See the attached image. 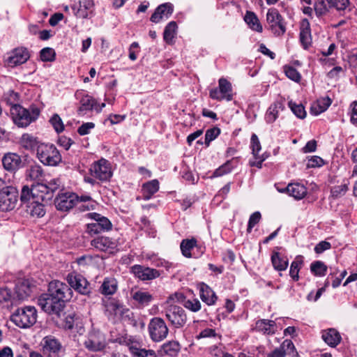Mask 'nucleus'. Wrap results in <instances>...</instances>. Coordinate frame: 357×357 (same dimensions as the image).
I'll return each instance as SVG.
<instances>
[{"instance_id":"nucleus-14","label":"nucleus","mask_w":357,"mask_h":357,"mask_svg":"<svg viewBox=\"0 0 357 357\" xmlns=\"http://www.w3.org/2000/svg\"><path fill=\"white\" fill-rule=\"evenodd\" d=\"M67 281L70 286V287L73 288L79 293L86 295L89 293V282L82 275L75 272L69 273L67 276Z\"/></svg>"},{"instance_id":"nucleus-53","label":"nucleus","mask_w":357,"mask_h":357,"mask_svg":"<svg viewBox=\"0 0 357 357\" xmlns=\"http://www.w3.org/2000/svg\"><path fill=\"white\" fill-rule=\"evenodd\" d=\"M251 148L255 158L257 159L259 158V152L261 150V144L255 134H252L251 137Z\"/></svg>"},{"instance_id":"nucleus-60","label":"nucleus","mask_w":357,"mask_h":357,"mask_svg":"<svg viewBox=\"0 0 357 357\" xmlns=\"http://www.w3.org/2000/svg\"><path fill=\"white\" fill-rule=\"evenodd\" d=\"M324 164V160L319 156H312L307 162V167H320Z\"/></svg>"},{"instance_id":"nucleus-47","label":"nucleus","mask_w":357,"mask_h":357,"mask_svg":"<svg viewBox=\"0 0 357 357\" xmlns=\"http://www.w3.org/2000/svg\"><path fill=\"white\" fill-rule=\"evenodd\" d=\"M300 41L305 49H307L311 44L310 29L307 26L301 30Z\"/></svg>"},{"instance_id":"nucleus-2","label":"nucleus","mask_w":357,"mask_h":357,"mask_svg":"<svg viewBox=\"0 0 357 357\" xmlns=\"http://www.w3.org/2000/svg\"><path fill=\"white\" fill-rule=\"evenodd\" d=\"M18 197L17 188L0 178V211L13 210L17 204Z\"/></svg>"},{"instance_id":"nucleus-16","label":"nucleus","mask_w":357,"mask_h":357,"mask_svg":"<svg viewBox=\"0 0 357 357\" xmlns=\"http://www.w3.org/2000/svg\"><path fill=\"white\" fill-rule=\"evenodd\" d=\"M29 57L30 54L26 48L17 47L9 53L6 62L10 67H15L24 63Z\"/></svg>"},{"instance_id":"nucleus-10","label":"nucleus","mask_w":357,"mask_h":357,"mask_svg":"<svg viewBox=\"0 0 357 357\" xmlns=\"http://www.w3.org/2000/svg\"><path fill=\"white\" fill-rule=\"evenodd\" d=\"M349 0H317L314 8L317 16L326 15L330 8H335L337 10H344L349 5Z\"/></svg>"},{"instance_id":"nucleus-6","label":"nucleus","mask_w":357,"mask_h":357,"mask_svg":"<svg viewBox=\"0 0 357 357\" xmlns=\"http://www.w3.org/2000/svg\"><path fill=\"white\" fill-rule=\"evenodd\" d=\"M37 157L45 165L55 166L61 161V155L53 144H40L37 149Z\"/></svg>"},{"instance_id":"nucleus-12","label":"nucleus","mask_w":357,"mask_h":357,"mask_svg":"<svg viewBox=\"0 0 357 357\" xmlns=\"http://www.w3.org/2000/svg\"><path fill=\"white\" fill-rule=\"evenodd\" d=\"M91 234H99L112 229V224L110 220L97 213H91Z\"/></svg>"},{"instance_id":"nucleus-61","label":"nucleus","mask_w":357,"mask_h":357,"mask_svg":"<svg viewBox=\"0 0 357 357\" xmlns=\"http://www.w3.org/2000/svg\"><path fill=\"white\" fill-rule=\"evenodd\" d=\"M104 347L105 341L103 337H102L101 340H98L97 342H96L94 340H91V350L100 351L102 350Z\"/></svg>"},{"instance_id":"nucleus-59","label":"nucleus","mask_w":357,"mask_h":357,"mask_svg":"<svg viewBox=\"0 0 357 357\" xmlns=\"http://www.w3.org/2000/svg\"><path fill=\"white\" fill-rule=\"evenodd\" d=\"M79 4H80V6L77 11L76 15L77 17L85 19L88 16L87 3L83 2V5H82V3L80 1Z\"/></svg>"},{"instance_id":"nucleus-27","label":"nucleus","mask_w":357,"mask_h":357,"mask_svg":"<svg viewBox=\"0 0 357 357\" xmlns=\"http://www.w3.org/2000/svg\"><path fill=\"white\" fill-rule=\"evenodd\" d=\"M199 294L202 301L208 305L215 304L218 298L213 289L205 284L201 285Z\"/></svg>"},{"instance_id":"nucleus-24","label":"nucleus","mask_w":357,"mask_h":357,"mask_svg":"<svg viewBox=\"0 0 357 357\" xmlns=\"http://www.w3.org/2000/svg\"><path fill=\"white\" fill-rule=\"evenodd\" d=\"M48 202L41 200H33L26 206L27 212L33 217L41 218L45 214V206Z\"/></svg>"},{"instance_id":"nucleus-56","label":"nucleus","mask_w":357,"mask_h":357,"mask_svg":"<svg viewBox=\"0 0 357 357\" xmlns=\"http://www.w3.org/2000/svg\"><path fill=\"white\" fill-rule=\"evenodd\" d=\"M261 219V213L258 211L252 213L249 219L247 231L248 233L251 232V230L255 225H257Z\"/></svg>"},{"instance_id":"nucleus-18","label":"nucleus","mask_w":357,"mask_h":357,"mask_svg":"<svg viewBox=\"0 0 357 357\" xmlns=\"http://www.w3.org/2000/svg\"><path fill=\"white\" fill-rule=\"evenodd\" d=\"M126 345L132 357H157L155 351L142 348L140 343L137 341L128 340Z\"/></svg>"},{"instance_id":"nucleus-20","label":"nucleus","mask_w":357,"mask_h":357,"mask_svg":"<svg viewBox=\"0 0 357 357\" xmlns=\"http://www.w3.org/2000/svg\"><path fill=\"white\" fill-rule=\"evenodd\" d=\"M132 272L142 280H153L160 275L158 270L140 265L133 266L132 267Z\"/></svg>"},{"instance_id":"nucleus-5","label":"nucleus","mask_w":357,"mask_h":357,"mask_svg":"<svg viewBox=\"0 0 357 357\" xmlns=\"http://www.w3.org/2000/svg\"><path fill=\"white\" fill-rule=\"evenodd\" d=\"M89 200V196L79 197L74 192H65L61 189L54 199V204L57 210L67 211L71 209L77 203L86 202Z\"/></svg>"},{"instance_id":"nucleus-43","label":"nucleus","mask_w":357,"mask_h":357,"mask_svg":"<svg viewBox=\"0 0 357 357\" xmlns=\"http://www.w3.org/2000/svg\"><path fill=\"white\" fill-rule=\"evenodd\" d=\"M349 190V183L335 185L331 189V195L333 199H338L344 196Z\"/></svg>"},{"instance_id":"nucleus-51","label":"nucleus","mask_w":357,"mask_h":357,"mask_svg":"<svg viewBox=\"0 0 357 357\" xmlns=\"http://www.w3.org/2000/svg\"><path fill=\"white\" fill-rule=\"evenodd\" d=\"M51 125L57 133H60L64 130V125L61 117L57 114H54L50 119Z\"/></svg>"},{"instance_id":"nucleus-30","label":"nucleus","mask_w":357,"mask_h":357,"mask_svg":"<svg viewBox=\"0 0 357 357\" xmlns=\"http://www.w3.org/2000/svg\"><path fill=\"white\" fill-rule=\"evenodd\" d=\"M132 299L136 301L139 307L147 306L153 300V296L147 291H137L132 296Z\"/></svg>"},{"instance_id":"nucleus-31","label":"nucleus","mask_w":357,"mask_h":357,"mask_svg":"<svg viewBox=\"0 0 357 357\" xmlns=\"http://www.w3.org/2000/svg\"><path fill=\"white\" fill-rule=\"evenodd\" d=\"M35 189V185H33L31 188H29L27 185H24L21 192L20 200L24 204H29L31 201L33 200H41L42 197L38 198V196L34 193L33 190Z\"/></svg>"},{"instance_id":"nucleus-37","label":"nucleus","mask_w":357,"mask_h":357,"mask_svg":"<svg viewBox=\"0 0 357 357\" xmlns=\"http://www.w3.org/2000/svg\"><path fill=\"white\" fill-rule=\"evenodd\" d=\"M219 89L224 96V99L230 101L233 98L231 93L232 87L231 83L225 78H220L218 81Z\"/></svg>"},{"instance_id":"nucleus-13","label":"nucleus","mask_w":357,"mask_h":357,"mask_svg":"<svg viewBox=\"0 0 357 357\" xmlns=\"http://www.w3.org/2000/svg\"><path fill=\"white\" fill-rule=\"evenodd\" d=\"M43 353L47 357H59L61 343L52 336L45 337L41 342Z\"/></svg>"},{"instance_id":"nucleus-42","label":"nucleus","mask_w":357,"mask_h":357,"mask_svg":"<svg viewBox=\"0 0 357 357\" xmlns=\"http://www.w3.org/2000/svg\"><path fill=\"white\" fill-rule=\"evenodd\" d=\"M110 240L107 237L98 236L91 241V245L98 250H106L110 245Z\"/></svg>"},{"instance_id":"nucleus-49","label":"nucleus","mask_w":357,"mask_h":357,"mask_svg":"<svg viewBox=\"0 0 357 357\" xmlns=\"http://www.w3.org/2000/svg\"><path fill=\"white\" fill-rule=\"evenodd\" d=\"M220 134V129L218 127H213L208 129L205 134L204 143L206 146L210 145V143L214 140Z\"/></svg>"},{"instance_id":"nucleus-62","label":"nucleus","mask_w":357,"mask_h":357,"mask_svg":"<svg viewBox=\"0 0 357 357\" xmlns=\"http://www.w3.org/2000/svg\"><path fill=\"white\" fill-rule=\"evenodd\" d=\"M317 149V141L312 139L307 142L305 146L302 149V151L305 153L314 152Z\"/></svg>"},{"instance_id":"nucleus-40","label":"nucleus","mask_w":357,"mask_h":357,"mask_svg":"<svg viewBox=\"0 0 357 357\" xmlns=\"http://www.w3.org/2000/svg\"><path fill=\"white\" fill-rule=\"evenodd\" d=\"M281 107L282 104L280 102H275L269 107L265 116L267 123H272L277 119L279 112L278 109Z\"/></svg>"},{"instance_id":"nucleus-4","label":"nucleus","mask_w":357,"mask_h":357,"mask_svg":"<svg viewBox=\"0 0 357 357\" xmlns=\"http://www.w3.org/2000/svg\"><path fill=\"white\" fill-rule=\"evenodd\" d=\"M37 310L33 306L17 308L11 315L10 320L18 327L26 328L32 326L37 320Z\"/></svg>"},{"instance_id":"nucleus-25","label":"nucleus","mask_w":357,"mask_h":357,"mask_svg":"<svg viewBox=\"0 0 357 357\" xmlns=\"http://www.w3.org/2000/svg\"><path fill=\"white\" fill-rule=\"evenodd\" d=\"M323 340L329 346L335 347L341 341V336L337 331L329 328L322 332Z\"/></svg>"},{"instance_id":"nucleus-3","label":"nucleus","mask_w":357,"mask_h":357,"mask_svg":"<svg viewBox=\"0 0 357 357\" xmlns=\"http://www.w3.org/2000/svg\"><path fill=\"white\" fill-rule=\"evenodd\" d=\"M40 114V110L36 107L26 109L20 105H14L10 107V115L15 125L25 128L31 122L36 121Z\"/></svg>"},{"instance_id":"nucleus-58","label":"nucleus","mask_w":357,"mask_h":357,"mask_svg":"<svg viewBox=\"0 0 357 357\" xmlns=\"http://www.w3.org/2000/svg\"><path fill=\"white\" fill-rule=\"evenodd\" d=\"M331 248V245L329 242L323 241L319 242L314 248V251L317 254H321L325 250H327Z\"/></svg>"},{"instance_id":"nucleus-23","label":"nucleus","mask_w":357,"mask_h":357,"mask_svg":"<svg viewBox=\"0 0 357 357\" xmlns=\"http://www.w3.org/2000/svg\"><path fill=\"white\" fill-rule=\"evenodd\" d=\"M118 290V282L112 277H107L99 287V292L105 297L114 295Z\"/></svg>"},{"instance_id":"nucleus-36","label":"nucleus","mask_w":357,"mask_h":357,"mask_svg":"<svg viewBox=\"0 0 357 357\" xmlns=\"http://www.w3.org/2000/svg\"><path fill=\"white\" fill-rule=\"evenodd\" d=\"M26 177L31 181H40L43 177V170L38 164L31 165L26 171Z\"/></svg>"},{"instance_id":"nucleus-19","label":"nucleus","mask_w":357,"mask_h":357,"mask_svg":"<svg viewBox=\"0 0 357 357\" xmlns=\"http://www.w3.org/2000/svg\"><path fill=\"white\" fill-rule=\"evenodd\" d=\"M3 168L9 172H15L22 167L21 157L17 153H6L2 158Z\"/></svg>"},{"instance_id":"nucleus-7","label":"nucleus","mask_w":357,"mask_h":357,"mask_svg":"<svg viewBox=\"0 0 357 357\" xmlns=\"http://www.w3.org/2000/svg\"><path fill=\"white\" fill-rule=\"evenodd\" d=\"M62 183L60 179L53 178L47 183H38L35 185L34 193L38 198L42 197V202H49L53 197L54 193L60 190Z\"/></svg>"},{"instance_id":"nucleus-39","label":"nucleus","mask_w":357,"mask_h":357,"mask_svg":"<svg viewBox=\"0 0 357 357\" xmlns=\"http://www.w3.org/2000/svg\"><path fill=\"white\" fill-rule=\"evenodd\" d=\"M176 30L177 24L174 21L170 22L165 26L163 33V38L167 43L169 44L172 42V40L176 35Z\"/></svg>"},{"instance_id":"nucleus-15","label":"nucleus","mask_w":357,"mask_h":357,"mask_svg":"<svg viewBox=\"0 0 357 357\" xmlns=\"http://www.w3.org/2000/svg\"><path fill=\"white\" fill-rule=\"evenodd\" d=\"M91 174L101 181L108 180L112 175L110 163L108 160L101 158L93 165V169H91Z\"/></svg>"},{"instance_id":"nucleus-46","label":"nucleus","mask_w":357,"mask_h":357,"mask_svg":"<svg viewBox=\"0 0 357 357\" xmlns=\"http://www.w3.org/2000/svg\"><path fill=\"white\" fill-rule=\"evenodd\" d=\"M280 348L283 351L284 356L287 354L291 356V357H298V353L291 340H285L280 345Z\"/></svg>"},{"instance_id":"nucleus-26","label":"nucleus","mask_w":357,"mask_h":357,"mask_svg":"<svg viewBox=\"0 0 357 357\" xmlns=\"http://www.w3.org/2000/svg\"><path fill=\"white\" fill-rule=\"evenodd\" d=\"M285 191L296 199H301L307 194L306 188L303 185L299 183L289 184L286 188L281 190V192Z\"/></svg>"},{"instance_id":"nucleus-11","label":"nucleus","mask_w":357,"mask_h":357,"mask_svg":"<svg viewBox=\"0 0 357 357\" xmlns=\"http://www.w3.org/2000/svg\"><path fill=\"white\" fill-rule=\"evenodd\" d=\"M149 331L150 337L154 342L162 341L168 334V328L165 321L159 317H154L151 320Z\"/></svg>"},{"instance_id":"nucleus-63","label":"nucleus","mask_w":357,"mask_h":357,"mask_svg":"<svg viewBox=\"0 0 357 357\" xmlns=\"http://www.w3.org/2000/svg\"><path fill=\"white\" fill-rule=\"evenodd\" d=\"M58 144L63 146L66 150H68L73 144V141L71 139L66 137L65 136H61L58 139Z\"/></svg>"},{"instance_id":"nucleus-52","label":"nucleus","mask_w":357,"mask_h":357,"mask_svg":"<svg viewBox=\"0 0 357 357\" xmlns=\"http://www.w3.org/2000/svg\"><path fill=\"white\" fill-rule=\"evenodd\" d=\"M232 168L233 166L231 165V161L228 160L219 168L215 170V172H213V176L216 177L223 176L226 174L229 173Z\"/></svg>"},{"instance_id":"nucleus-34","label":"nucleus","mask_w":357,"mask_h":357,"mask_svg":"<svg viewBox=\"0 0 357 357\" xmlns=\"http://www.w3.org/2000/svg\"><path fill=\"white\" fill-rule=\"evenodd\" d=\"M159 182L158 180H152L144 183L142 185L143 196L145 200H149L151 197L158 191Z\"/></svg>"},{"instance_id":"nucleus-21","label":"nucleus","mask_w":357,"mask_h":357,"mask_svg":"<svg viewBox=\"0 0 357 357\" xmlns=\"http://www.w3.org/2000/svg\"><path fill=\"white\" fill-rule=\"evenodd\" d=\"M31 291L32 287L28 280L20 281L15 286L13 300L24 301L31 295Z\"/></svg>"},{"instance_id":"nucleus-8","label":"nucleus","mask_w":357,"mask_h":357,"mask_svg":"<svg viewBox=\"0 0 357 357\" xmlns=\"http://www.w3.org/2000/svg\"><path fill=\"white\" fill-rule=\"evenodd\" d=\"M266 22L268 29L274 35L280 36L285 33L286 23L276 8H272L268 9L266 14Z\"/></svg>"},{"instance_id":"nucleus-55","label":"nucleus","mask_w":357,"mask_h":357,"mask_svg":"<svg viewBox=\"0 0 357 357\" xmlns=\"http://www.w3.org/2000/svg\"><path fill=\"white\" fill-rule=\"evenodd\" d=\"M3 99L8 105L12 107L14 105H17L18 94L13 91H9L4 95Z\"/></svg>"},{"instance_id":"nucleus-35","label":"nucleus","mask_w":357,"mask_h":357,"mask_svg":"<svg viewBox=\"0 0 357 357\" xmlns=\"http://www.w3.org/2000/svg\"><path fill=\"white\" fill-rule=\"evenodd\" d=\"M244 20L252 30L257 32L262 31V26L255 13L247 11L244 17Z\"/></svg>"},{"instance_id":"nucleus-22","label":"nucleus","mask_w":357,"mask_h":357,"mask_svg":"<svg viewBox=\"0 0 357 357\" xmlns=\"http://www.w3.org/2000/svg\"><path fill=\"white\" fill-rule=\"evenodd\" d=\"M173 13V6L170 3L160 5L152 14L150 20L154 23H158L163 18H169Z\"/></svg>"},{"instance_id":"nucleus-17","label":"nucleus","mask_w":357,"mask_h":357,"mask_svg":"<svg viewBox=\"0 0 357 357\" xmlns=\"http://www.w3.org/2000/svg\"><path fill=\"white\" fill-rule=\"evenodd\" d=\"M102 302L105 310L110 314L116 315L128 311L123 303L116 298L105 297L102 298Z\"/></svg>"},{"instance_id":"nucleus-1","label":"nucleus","mask_w":357,"mask_h":357,"mask_svg":"<svg viewBox=\"0 0 357 357\" xmlns=\"http://www.w3.org/2000/svg\"><path fill=\"white\" fill-rule=\"evenodd\" d=\"M73 294L72 289L67 284L54 280L49 283L47 292L38 298V303L44 312L60 317Z\"/></svg>"},{"instance_id":"nucleus-28","label":"nucleus","mask_w":357,"mask_h":357,"mask_svg":"<svg viewBox=\"0 0 357 357\" xmlns=\"http://www.w3.org/2000/svg\"><path fill=\"white\" fill-rule=\"evenodd\" d=\"M20 145L26 150H33L34 149H38V147L41 143L38 140V138L33 135L24 133L20 138Z\"/></svg>"},{"instance_id":"nucleus-44","label":"nucleus","mask_w":357,"mask_h":357,"mask_svg":"<svg viewBox=\"0 0 357 357\" xmlns=\"http://www.w3.org/2000/svg\"><path fill=\"white\" fill-rule=\"evenodd\" d=\"M180 344L176 341H169L162 345L164 352L171 356H176L180 351Z\"/></svg>"},{"instance_id":"nucleus-41","label":"nucleus","mask_w":357,"mask_h":357,"mask_svg":"<svg viewBox=\"0 0 357 357\" xmlns=\"http://www.w3.org/2000/svg\"><path fill=\"white\" fill-rule=\"evenodd\" d=\"M303 264V260L301 256H297L295 260L292 261L290 266L289 274L294 280L297 281L298 280V273Z\"/></svg>"},{"instance_id":"nucleus-38","label":"nucleus","mask_w":357,"mask_h":357,"mask_svg":"<svg viewBox=\"0 0 357 357\" xmlns=\"http://www.w3.org/2000/svg\"><path fill=\"white\" fill-rule=\"evenodd\" d=\"M197 246V240L194 238L191 239H183L180 245L183 255L187 258L192 257L191 250Z\"/></svg>"},{"instance_id":"nucleus-50","label":"nucleus","mask_w":357,"mask_h":357,"mask_svg":"<svg viewBox=\"0 0 357 357\" xmlns=\"http://www.w3.org/2000/svg\"><path fill=\"white\" fill-rule=\"evenodd\" d=\"M55 51L51 47H45L40 50V56L43 61H53L55 59Z\"/></svg>"},{"instance_id":"nucleus-32","label":"nucleus","mask_w":357,"mask_h":357,"mask_svg":"<svg viewBox=\"0 0 357 357\" xmlns=\"http://www.w3.org/2000/svg\"><path fill=\"white\" fill-rule=\"evenodd\" d=\"M331 104V100L328 97L322 98L317 100L310 108L312 114L318 115L326 111Z\"/></svg>"},{"instance_id":"nucleus-9","label":"nucleus","mask_w":357,"mask_h":357,"mask_svg":"<svg viewBox=\"0 0 357 357\" xmlns=\"http://www.w3.org/2000/svg\"><path fill=\"white\" fill-rule=\"evenodd\" d=\"M165 316L175 328L183 327L187 321L185 310L178 305L170 304L165 308Z\"/></svg>"},{"instance_id":"nucleus-48","label":"nucleus","mask_w":357,"mask_h":357,"mask_svg":"<svg viewBox=\"0 0 357 357\" xmlns=\"http://www.w3.org/2000/svg\"><path fill=\"white\" fill-rule=\"evenodd\" d=\"M289 106L293 113L298 118L303 119L306 116L305 107L301 104H296L292 101L289 102Z\"/></svg>"},{"instance_id":"nucleus-64","label":"nucleus","mask_w":357,"mask_h":357,"mask_svg":"<svg viewBox=\"0 0 357 357\" xmlns=\"http://www.w3.org/2000/svg\"><path fill=\"white\" fill-rule=\"evenodd\" d=\"M351 121L353 124L357 126V101H354L353 102H351Z\"/></svg>"},{"instance_id":"nucleus-54","label":"nucleus","mask_w":357,"mask_h":357,"mask_svg":"<svg viewBox=\"0 0 357 357\" xmlns=\"http://www.w3.org/2000/svg\"><path fill=\"white\" fill-rule=\"evenodd\" d=\"M284 73L291 80L298 82L301 79V75L298 70L291 66H285Z\"/></svg>"},{"instance_id":"nucleus-57","label":"nucleus","mask_w":357,"mask_h":357,"mask_svg":"<svg viewBox=\"0 0 357 357\" xmlns=\"http://www.w3.org/2000/svg\"><path fill=\"white\" fill-rule=\"evenodd\" d=\"M184 306L192 312H197L201 308V303L197 299L188 300L185 302Z\"/></svg>"},{"instance_id":"nucleus-29","label":"nucleus","mask_w":357,"mask_h":357,"mask_svg":"<svg viewBox=\"0 0 357 357\" xmlns=\"http://www.w3.org/2000/svg\"><path fill=\"white\" fill-rule=\"evenodd\" d=\"M256 329L265 334H274L275 332V322L268 319L259 320L256 322Z\"/></svg>"},{"instance_id":"nucleus-45","label":"nucleus","mask_w":357,"mask_h":357,"mask_svg":"<svg viewBox=\"0 0 357 357\" xmlns=\"http://www.w3.org/2000/svg\"><path fill=\"white\" fill-rule=\"evenodd\" d=\"M311 272L316 276H324L327 271V266L321 261H316L310 265Z\"/></svg>"},{"instance_id":"nucleus-33","label":"nucleus","mask_w":357,"mask_h":357,"mask_svg":"<svg viewBox=\"0 0 357 357\" xmlns=\"http://www.w3.org/2000/svg\"><path fill=\"white\" fill-rule=\"evenodd\" d=\"M271 261L274 268L279 271L286 270L289 265V261L287 257L282 256L277 252L273 253L271 256Z\"/></svg>"}]
</instances>
